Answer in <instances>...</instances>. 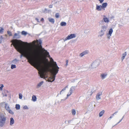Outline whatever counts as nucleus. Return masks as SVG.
<instances>
[{
	"label": "nucleus",
	"mask_w": 129,
	"mask_h": 129,
	"mask_svg": "<svg viewBox=\"0 0 129 129\" xmlns=\"http://www.w3.org/2000/svg\"><path fill=\"white\" fill-rule=\"evenodd\" d=\"M71 39H72L71 38V37L70 36V35L68 36L66 38L64 39H63L64 41L65 42V41H67V40H70Z\"/></svg>",
	"instance_id": "5701e85b"
},
{
	"label": "nucleus",
	"mask_w": 129,
	"mask_h": 129,
	"mask_svg": "<svg viewBox=\"0 0 129 129\" xmlns=\"http://www.w3.org/2000/svg\"><path fill=\"white\" fill-rule=\"evenodd\" d=\"M8 92H9L7 90H5L3 92H2V94L3 95V96H7V94Z\"/></svg>",
	"instance_id": "2eb2a0df"
},
{
	"label": "nucleus",
	"mask_w": 129,
	"mask_h": 129,
	"mask_svg": "<svg viewBox=\"0 0 129 129\" xmlns=\"http://www.w3.org/2000/svg\"><path fill=\"white\" fill-rule=\"evenodd\" d=\"M122 120V119L120 120H119V122H118L116 124H115V125H117V124H118Z\"/></svg>",
	"instance_id": "3c124183"
},
{
	"label": "nucleus",
	"mask_w": 129,
	"mask_h": 129,
	"mask_svg": "<svg viewBox=\"0 0 129 129\" xmlns=\"http://www.w3.org/2000/svg\"><path fill=\"white\" fill-rule=\"evenodd\" d=\"M67 24L65 22H62L60 24V25L61 26H65Z\"/></svg>",
	"instance_id": "bb28decb"
},
{
	"label": "nucleus",
	"mask_w": 129,
	"mask_h": 129,
	"mask_svg": "<svg viewBox=\"0 0 129 129\" xmlns=\"http://www.w3.org/2000/svg\"><path fill=\"white\" fill-rule=\"evenodd\" d=\"M124 116H123L122 117V118L121 119H122V120L123 119V118H124Z\"/></svg>",
	"instance_id": "338daca9"
},
{
	"label": "nucleus",
	"mask_w": 129,
	"mask_h": 129,
	"mask_svg": "<svg viewBox=\"0 0 129 129\" xmlns=\"http://www.w3.org/2000/svg\"><path fill=\"white\" fill-rule=\"evenodd\" d=\"M107 6V3H103L102 4V6H101V7L102 8H105Z\"/></svg>",
	"instance_id": "aec40b11"
},
{
	"label": "nucleus",
	"mask_w": 129,
	"mask_h": 129,
	"mask_svg": "<svg viewBox=\"0 0 129 129\" xmlns=\"http://www.w3.org/2000/svg\"><path fill=\"white\" fill-rule=\"evenodd\" d=\"M23 56V55L22 54H21L20 55V58H21Z\"/></svg>",
	"instance_id": "e2e57ef3"
},
{
	"label": "nucleus",
	"mask_w": 129,
	"mask_h": 129,
	"mask_svg": "<svg viewBox=\"0 0 129 129\" xmlns=\"http://www.w3.org/2000/svg\"><path fill=\"white\" fill-rule=\"evenodd\" d=\"M104 17L103 18V20L105 22L108 23L109 22V20L106 17L105 15L103 16Z\"/></svg>",
	"instance_id": "4468645a"
},
{
	"label": "nucleus",
	"mask_w": 129,
	"mask_h": 129,
	"mask_svg": "<svg viewBox=\"0 0 129 129\" xmlns=\"http://www.w3.org/2000/svg\"><path fill=\"white\" fill-rule=\"evenodd\" d=\"M49 8H51L52 7V6L51 5H50L49 6Z\"/></svg>",
	"instance_id": "5fc2aeb1"
},
{
	"label": "nucleus",
	"mask_w": 129,
	"mask_h": 129,
	"mask_svg": "<svg viewBox=\"0 0 129 129\" xmlns=\"http://www.w3.org/2000/svg\"><path fill=\"white\" fill-rule=\"evenodd\" d=\"M126 55V52H125L124 53H123L122 55V57H121V59L122 61L124 59Z\"/></svg>",
	"instance_id": "b1692460"
},
{
	"label": "nucleus",
	"mask_w": 129,
	"mask_h": 129,
	"mask_svg": "<svg viewBox=\"0 0 129 129\" xmlns=\"http://www.w3.org/2000/svg\"><path fill=\"white\" fill-rule=\"evenodd\" d=\"M18 61H19V60L18 59H15L12 61V62L13 63L16 64V62Z\"/></svg>",
	"instance_id": "cd10ccee"
},
{
	"label": "nucleus",
	"mask_w": 129,
	"mask_h": 129,
	"mask_svg": "<svg viewBox=\"0 0 129 129\" xmlns=\"http://www.w3.org/2000/svg\"><path fill=\"white\" fill-rule=\"evenodd\" d=\"M114 18V16H112V17H110V18L111 19H112L113 18Z\"/></svg>",
	"instance_id": "bf43d9fd"
},
{
	"label": "nucleus",
	"mask_w": 129,
	"mask_h": 129,
	"mask_svg": "<svg viewBox=\"0 0 129 129\" xmlns=\"http://www.w3.org/2000/svg\"><path fill=\"white\" fill-rule=\"evenodd\" d=\"M20 106L19 104H16L15 106V108L16 110H19L20 109Z\"/></svg>",
	"instance_id": "c85d7f7f"
},
{
	"label": "nucleus",
	"mask_w": 129,
	"mask_h": 129,
	"mask_svg": "<svg viewBox=\"0 0 129 129\" xmlns=\"http://www.w3.org/2000/svg\"><path fill=\"white\" fill-rule=\"evenodd\" d=\"M38 42L39 44V45H40L42 48V46L41 45V44L42 43V41L40 39H39L38 40Z\"/></svg>",
	"instance_id": "c9c22d12"
},
{
	"label": "nucleus",
	"mask_w": 129,
	"mask_h": 129,
	"mask_svg": "<svg viewBox=\"0 0 129 129\" xmlns=\"http://www.w3.org/2000/svg\"><path fill=\"white\" fill-rule=\"evenodd\" d=\"M19 98L20 99H21L22 98V94L20 93L19 94Z\"/></svg>",
	"instance_id": "a19ab883"
},
{
	"label": "nucleus",
	"mask_w": 129,
	"mask_h": 129,
	"mask_svg": "<svg viewBox=\"0 0 129 129\" xmlns=\"http://www.w3.org/2000/svg\"><path fill=\"white\" fill-rule=\"evenodd\" d=\"M113 32V29L112 28H111L109 29L108 33L107 34V36L108 39L109 40L110 38V36H111V35Z\"/></svg>",
	"instance_id": "39448f33"
},
{
	"label": "nucleus",
	"mask_w": 129,
	"mask_h": 129,
	"mask_svg": "<svg viewBox=\"0 0 129 129\" xmlns=\"http://www.w3.org/2000/svg\"><path fill=\"white\" fill-rule=\"evenodd\" d=\"M102 92H98L96 96V98L97 100H99L101 99L100 96L102 95Z\"/></svg>",
	"instance_id": "6e6552de"
},
{
	"label": "nucleus",
	"mask_w": 129,
	"mask_h": 129,
	"mask_svg": "<svg viewBox=\"0 0 129 129\" xmlns=\"http://www.w3.org/2000/svg\"><path fill=\"white\" fill-rule=\"evenodd\" d=\"M49 21L53 24H54L55 22L54 19L53 18H48Z\"/></svg>",
	"instance_id": "ddd939ff"
},
{
	"label": "nucleus",
	"mask_w": 129,
	"mask_h": 129,
	"mask_svg": "<svg viewBox=\"0 0 129 129\" xmlns=\"http://www.w3.org/2000/svg\"><path fill=\"white\" fill-rule=\"evenodd\" d=\"M128 10H129V8H128Z\"/></svg>",
	"instance_id": "774afa93"
},
{
	"label": "nucleus",
	"mask_w": 129,
	"mask_h": 129,
	"mask_svg": "<svg viewBox=\"0 0 129 129\" xmlns=\"http://www.w3.org/2000/svg\"><path fill=\"white\" fill-rule=\"evenodd\" d=\"M54 69H58L59 70V67L57 66V63H56V62L54 61Z\"/></svg>",
	"instance_id": "4be33fe9"
},
{
	"label": "nucleus",
	"mask_w": 129,
	"mask_h": 129,
	"mask_svg": "<svg viewBox=\"0 0 129 129\" xmlns=\"http://www.w3.org/2000/svg\"><path fill=\"white\" fill-rule=\"evenodd\" d=\"M118 112L117 111H116V112H115L114 114H116Z\"/></svg>",
	"instance_id": "052dcab7"
},
{
	"label": "nucleus",
	"mask_w": 129,
	"mask_h": 129,
	"mask_svg": "<svg viewBox=\"0 0 129 129\" xmlns=\"http://www.w3.org/2000/svg\"><path fill=\"white\" fill-rule=\"evenodd\" d=\"M3 39V37L2 36H0V44L2 43Z\"/></svg>",
	"instance_id": "de8ad7c7"
},
{
	"label": "nucleus",
	"mask_w": 129,
	"mask_h": 129,
	"mask_svg": "<svg viewBox=\"0 0 129 129\" xmlns=\"http://www.w3.org/2000/svg\"><path fill=\"white\" fill-rule=\"evenodd\" d=\"M14 121L12 117L10 118V125L11 126L14 123Z\"/></svg>",
	"instance_id": "f8f14e48"
},
{
	"label": "nucleus",
	"mask_w": 129,
	"mask_h": 129,
	"mask_svg": "<svg viewBox=\"0 0 129 129\" xmlns=\"http://www.w3.org/2000/svg\"><path fill=\"white\" fill-rule=\"evenodd\" d=\"M4 29L2 27H0V33L3 32Z\"/></svg>",
	"instance_id": "c03bdc74"
},
{
	"label": "nucleus",
	"mask_w": 129,
	"mask_h": 129,
	"mask_svg": "<svg viewBox=\"0 0 129 129\" xmlns=\"http://www.w3.org/2000/svg\"><path fill=\"white\" fill-rule=\"evenodd\" d=\"M7 111L12 115H13L14 114V113L10 109L9 110H8Z\"/></svg>",
	"instance_id": "f704fd0d"
},
{
	"label": "nucleus",
	"mask_w": 129,
	"mask_h": 129,
	"mask_svg": "<svg viewBox=\"0 0 129 129\" xmlns=\"http://www.w3.org/2000/svg\"><path fill=\"white\" fill-rule=\"evenodd\" d=\"M59 14L58 13H56V14L55 15V16L56 18H57L59 17Z\"/></svg>",
	"instance_id": "37998d69"
},
{
	"label": "nucleus",
	"mask_w": 129,
	"mask_h": 129,
	"mask_svg": "<svg viewBox=\"0 0 129 129\" xmlns=\"http://www.w3.org/2000/svg\"><path fill=\"white\" fill-rule=\"evenodd\" d=\"M114 114L113 113V114L112 115V116H113H113H114Z\"/></svg>",
	"instance_id": "0e129e2a"
},
{
	"label": "nucleus",
	"mask_w": 129,
	"mask_h": 129,
	"mask_svg": "<svg viewBox=\"0 0 129 129\" xmlns=\"http://www.w3.org/2000/svg\"><path fill=\"white\" fill-rule=\"evenodd\" d=\"M107 75V74L106 73L102 74L101 76V79H104L106 77Z\"/></svg>",
	"instance_id": "dca6fc26"
},
{
	"label": "nucleus",
	"mask_w": 129,
	"mask_h": 129,
	"mask_svg": "<svg viewBox=\"0 0 129 129\" xmlns=\"http://www.w3.org/2000/svg\"><path fill=\"white\" fill-rule=\"evenodd\" d=\"M40 46V48H42V50L44 52H45L46 53V52L45 51H44L43 50V49L44 48H44H43L42 47H42H41V46L40 45H39Z\"/></svg>",
	"instance_id": "4d7b16f0"
},
{
	"label": "nucleus",
	"mask_w": 129,
	"mask_h": 129,
	"mask_svg": "<svg viewBox=\"0 0 129 129\" xmlns=\"http://www.w3.org/2000/svg\"><path fill=\"white\" fill-rule=\"evenodd\" d=\"M49 11L47 10L46 8H45L44 11V12L46 13L47 12H48Z\"/></svg>",
	"instance_id": "58836bf2"
},
{
	"label": "nucleus",
	"mask_w": 129,
	"mask_h": 129,
	"mask_svg": "<svg viewBox=\"0 0 129 129\" xmlns=\"http://www.w3.org/2000/svg\"><path fill=\"white\" fill-rule=\"evenodd\" d=\"M71 39L75 38L76 37L75 35V34H71L69 35Z\"/></svg>",
	"instance_id": "473e14b6"
},
{
	"label": "nucleus",
	"mask_w": 129,
	"mask_h": 129,
	"mask_svg": "<svg viewBox=\"0 0 129 129\" xmlns=\"http://www.w3.org/2000/svg\"><path fill=\"white\" fill-rule=\"evenodd\" d=\"M6 117L2 114L0 115V127H3L5 124L6 120Z\"/></svg>",
	"instance_id": "7ed1b4c3"
},
{
	"label": "nucleus",
	"mask_w": 129,
	"mask_h": 129,
	"mask_svg": "<svg viewBox=\"0 0 129 129\" xmlns=\"http://www.w3.org/2000/svg\"><path fill=\"white\" fill-rule=\"evenodd\" d=\"M20 37V36L18 34L16 33L14 34L13 38V39H19Z\"/></svg>",
	"instance_id": "9b49d317"
},
{
	"label": "nucleus",
	"mask_w": 129,
	"mask_h": 129,
	"mask_svg": "<svg viewBox=\"0 0 129 129\" xmlns=\"http://www.w3.org/2000/svg\"><path fill=\"white\" fill-rule=\"evenodd\" d=\"M73 91V90H72V89H70V90L69 91V92L70 93V94H67V97H68L69 96H70L71 95V94H72V93Z\"/></svg>",
	"instance_id": "2f4dec72"
},
{
	"label": "nucleus",
	"mask_w": 129,
	"mask_h": 129,
	"mask_svg": "<svg viewBox=\"0 0 129 129\" xmlns=\"http://www.w3.org/2000/svg\"><path fill=\"white\" fill-rule=\"evenodd\" d=\"M99 33L100 35L99 36H100L101 37L104 35L105 32L101 30L99 32Z\"/></svg>",
	"instance_id": "a211bd4d"
},
{
	"label": "nucleus",
	"mask_w": 129,
	"mask_h": 129,
	"mask_svg": "<svg viewBox=\"0 0 129 129\" xmlns=\"http://www.w3.org/2000/svg\"><path fill=\"white\" fill-rule=\"evenodd\" d=\"M66 66H67L68 65V60H66Z\"/></svg>",
	"instance_id": "8fccbe9b"
},
{
	"label": "nucleus",
	"mask_w": 129,
	"mask_h": 129,
	"mask_svg": "<svg viewBox=\"0 0 129 129\" xmlns=\"http://www.w3.org/2000/svg\"><path fill=\"white\" fill-rule=\"evenodd\" d=\"M23 109H28L29 108L27 106L25 105L23 107Z\"/></svg>",
	"instance_id": "ea45409f"
},
{
	"label": "nucleus",
	"mask_w": 129,
	"mask_h": 129,
	"mask_svg": "<svg viewBox=\"0 0 129 129\" xmlns=\"http://www.w3.org/2000/svg\"><path fill=\"white\" fill-rule=\"evenodd\" d=\"M28 54L30 56H34L36 57L38 55V54L37 53H34L31 48L29 49L27 51Z\"/></svg>",
	"instance_id": "20e7f679"
},
{
	"label": "nucleus",
	"mask_w": 129,
	"mask_h": 129,
	"mask_svg": "<svg viewBox=\"0 0 129 129\" xmlns=\"http://www.w3.org/2000/svg\"><path fill=\"white\" fill-rule=\"evenodd\" d=\"M113 117V116H111L109 118V119H111V118H112V117Z\"/></svg>",
	"instance_id": "680f3d73"
},
{
	"label": "nucleus",
	"mask_w": 129,
	"mask_h": 129,
	"mask_svg": "<svg viewBox=\"0 0 129 129\" xmlns=\"http://www.w3.org/2000/svg\"><path fill=\"white\" fill-rule=\"evenodd\" d=\"M62 92V91H61L60 93V94H61V93Z\"/></svg>",
	"instance_id": "69168bd1"
},
{
	"label": "nucleus",
	"mask_w": 129,
	"mask_h": 129,
	"mask_svg": "<svg viewBox=\"0 0 129 129\" xmlns=\"http://www.w3.org/2000/svg\"><path fill=\"white\" fill-rule=\"evenodd\" d=\"M43 50L46 52V55L47 56V57L49 58L50 59V60L52 62H54V60L53 58L50 57V55H49V52H48L47 50H46L45 49L43 48Z\"/></svg>",
	"instance_id": "0eeeda50"
},
{
	"label": "nucleus",
	"mask_w": 129,
	"mask_h": 129,
	"mask_svg": "<svg viewBox=\"0 0 129 129\" xmlns=\"http://www.w3.org/2000/svg\"><path fill=\"white\" fill-rule=\"evenodd\" d=\"M40 21H42V22H43V21H44V18H41V19Z\"/></svg>",
	"instance_id": "864d4df0"
},
{
	"label": "nucleus",
	"mask_w": 129,
	"mask_h": 129,
	"mask_svg": "<svg viewBox=\"0 0 129 129\" xmlns=\"http://www.w3.org/2000/svg\"><path fill=\"white\" fill-rule=\"evenodd\" d=\"M5 103V108L6 110L7 111L9 110L10 109V108L9 107V104L6 103L4 102Z\"/></svg>",
	"instance_id": "9d476101"
},
{
	"label": "nucleus",
	"mask_w": 129,
	"mask_h": 129,
	"mask_svg": "<svg viewBox=\"0 0 129 129\" xmlns=\"http://www.w3.org/2000/svg\"><path fill=\"white\" fill-rule=\"evenodd\" d=\"M104 112L105 111L104 110H103L101 111V112H100L99 114V117H101L104 114Z\"/></svg>",
	"instance_id": "a878e982"
},
{
	"label": "nucleus",
	"mask_w": 129,
	"mask_h": 129,
	"mask_svg": "<svg viewBox=\"0 0 129 129\" xmlns=\"http://www.w3.org/2000/svg\"><path fill=\"white\" fill-rule=\"evenodd\" d=\"M32 100L34 102H35L37 100V98L36 96L35 95H33L32 96Z\"/></svg>",
	"instance_id": "393cba45"
},
{
	"label": "nucleus",
	"mask_w": 129,
	"mask_h": 129,
	"mask_svg": "<svg viewBox=\"0 0 129 129\" xmlns=\"http://www.w3.org/2000/svg\"><path fill=\"white\" fill-rule=\"evenodd\" d=\"M68 98V97H67V98H66L65 99H61V102H62V101H64L66 99H67V98Z\"/></svg>",
	"instance_id": "6e6d98bb"
},
{
	"label": "nucleus",
	"mask_w": 129,
	"mask_h": 129,
	"mask_svg": "<svg viewBox=\"0 0 129 129\" xmlns=\"http://www.w3.org/2000/svg\"><path fill=\"white\" fill-rule=\"evenodd\" d=\"M11 68L12 69H13L14 68H16V66L15 64H12L11 65Z\"/></svg>",
	"instance_id": "e433bc0d"
},
{
	"label": "nucleus",
	"mask_w": 129,
	"mask_h": 129,
	"mask_svg": "<svg viewBox=\"0 0 129 129\" xmlns=\"http://www.w3.org/2000/svg\"><path fill=\"white\" fill-rule=\"evenodd\" d=\"M75 86H73L71 87V88H70L71 89H72L73 91L74 90H75Z\"/></svg>",
	"instance_id": "a18cd8bd"
},
{
	"label": "nucleus",
	"mask_w": 129,
	"mask_h": 129,
	"mask_svg": "<svg viewBox=\"0 0 129 129\" xmlns=\"http://www.w3.org/2000/svg\"><path fill=\"white\" fill-rule=\"evenodd\" d=\"M52 79H53V78H52V77L51 76V77H50L48 79V81L49 82H52L53 81H52V80L51 81V80Z\"/></svg>",
	"instance_id": "c756f323"
},
{
	"label": "nucleus",
	"mask_w": 129,
	"mask_h": 129,
	"mask_svg": "<svg viewBox=\"0 0 129 129\" xmlns=\"http://www.w3.org/2000/svg\"><path fill=\"white\" fill-rule=\"evenodd\" d=\"M35 19L36 20V21H37L38 22H40V21L39 20V19H38L37 18H36Z\"/></svg>",
	"instance_id": "09e8293b"
},
{
	"label": "nucleus",
	"mask_w": 129,
	"mask_h": 129,
	"mask_svg": "<svg viewBox=\"0 0 129 129\" xmlns=\"http://www.w3.org/2000/svg\"><path fill=\"white\" fill-rule=\"evenodd\" d=\"M99 62L96 61H94L92 63L91 66L93 68H96L98 66Z\"/></svg>",
	"instance_id": "423d86ee"
},
{
	"label": "nucleus",
	"mask_w": 129,
	"mask_h": 129,
	"mask_svg": "<svg viewBox=\"0 0 129 129\" xmlns=\"http://www.w3.org/2000/svg\"><path fill=\"white\" fill-rule=\"evenodd\" d=\"M99 0L100 1V3H102L103 2L104 0Z\"/></svg>",
	"instance_id": "603ef678"
},
{
	"label": "nucleus",
	"mask_w": 129,
	"mask_h": 129,
	"mask_svg": "<svg viewBox=\"0 0 129 129\" xmlns=\"http://www.w3.org/2000/svg\"><path fill=\"white\" fill-rule=\"evenodd\" d=\"M12 42L14 44V46L17 51L19 53H21L22 48V43L23 42L20 40L15 39L12 40Z\"/></svg>",
	"instance_id": "f03ea898"
},
{
	"label": "nucleus",
	"mask_w": 129,
	"mask_h": 129,
	"mask_svg": "<svg viewBox=\"0 0 129 129\" xmlns=\"http://www.w3.org/2000/svg\"><path fill=\"white\" fill-rule=\"evenodd\" d=\"M72 114L73 115H75L76 113V111L75 110L73 109L72 110Z\"/></svg>",
	"instance_id": "7c9ffc66"
},
{
	"label": "nucleus",
	"mask_w": 129,
	"mask_h": 129,
	"mask_svg": "<svg viewBox=\"0 0 129 129\" xmlns=\"http://www.w3.org/2000/svg\"><path fill=\"white\" fill-rule=\"evenodd\" d=\"M88 51L87 50H86L83 51L81 53L79 56L80 57H82L84 55L88 54Z\"/></svg>",
	"instance_id": "1a4fd4ad"
},
{
	"label": "nucleus",
	"mask_w": 129,
	"mask_h": 129,
	"mask_svg": "<svg viewBox=\"0 0 129 129\" xmlns=\"http://www.w3.org/2000/svg\"><path fill=\"white\" fill-rule=\"evenodd\" d=\"M101 5L99 6L98 5H96V10L98 11H100L102 10V7H101Z\"/></svg>",
	"instance_id": "f3484780"
},
{
	"label": "nucleus",
	"mask_w": 129,
	"mask_h": 129,
	"mask_svg": "<svg viewBox=\"0 0 129 129\" xmlns=\"http://www.w3.org/2000/svg\"><path fill=\"white\" fill-rule=\"evenodd\" d=\"M101 28L102 29L101 30L105 32L106 30L107 27L106 26L104 25L102 26Z\"/></svg>",
	"instance_id": "6ab92c4d"
},
{
	"label": "nucleus",
	"mask_w": 129,
	"mask_h": 129,
	"mask_svg": "<svg viewBox=\"0 0 129 129\" xmlns=\"http://www.w3.org/2000/svg\"><path fill=\"white\" fill-rule=\"evenodd\" d=\"M43 81H42L40 82L39 84H38L37 85V88H39L40 87L41 85L43 84Z\"/></svg>",
	"instance_id": "412c9836"
},
{
	"label": "nucleus",
	"mask_w": 129,
	"mask_h": 129,
	"mask_svg": "<svg viewBox=\"0 0 129 129\" xmlns=\"http://www.w3.org/2000/svg\"><path fill=\"white\" fill-rule=\"evenodd\" d=\"M7 33L8 35L10 36H12V34L11 32L10 31H7Z\"/></svg>",
	"instance_id": "4c0bfd02"
},
{
	"label": "nucleus",
	"mask_w": 129,
	"mask_h": 129,
	"mask_svg": "<svg viewBox=\"0 0 129 129\" xmlns=\"http://www.w3.org/2000/svg\"><path fill=\"white\" fill-rule=\"evenodd\" d=\"M71 121H72L71 120H68V123H70L71 122Z\"/></svg>",
	"instance_id": "13d9d810"
},
{
	"label": "nucleus",
	"mask_w": 129,
	"mask_h": 129,
	"mask_svg": "<svg viewBox=\"0 0 129 129\" xmlns=\"http://www.w3.org/2000/svg\"><path fill=\"white\" fill-rule=\"evenodd\" d=\"M68 87V86H66L64 88H63L62 90H61V91H64L65 90H66V88H67Z\"/></svg>",
	"instance_id": "49530a36"
},
{
	"label": "nucleus",
	"mask_w": 129,
	"mask_h": 129,
	"mask_svg": "<svg viewBox=\"0 0 129 129\" xmlns=\"http://www.w3.org/2000/svg\"><path fill=\"white\" fill-rule=\"evenodd\" d=\"M1 86L0 87V90L1 91H2L3 90V88L4 87V86L3 84H1Z\"/></svg>",
	"instance_id": "79ce46f5"
},
{
	"label": "nucleus",
	"mask_w": 129,
	"mask_h": 129,
	"mask_svg": "<svg viewBox=\"0 0 129 129\" xmlns=\"http://www.w3.org/2000/svg\"><path fill=\"white\" fill-rule=\"evenodd\" d=\"M35 68L36 67L38 68H42L44 69V71L41 72H39V74L40 75V76L41 78H44V77L47 76L48 73L50 72L51 73V76L53 78L52 81H53L55 79L56 75L58 73L59 70L54 69L53 73L51 70L49 69L48 66H47L45 63L44 62H38L37 64H35L32 65Z\"/></svg>",
	"instance_id": "f257e3e1"
},
{
	"label": "nucleus",
	"mask_w": 129,
	"mask_h": 129,
	"mask_svg": "<svg viewBox=\"0 0 129 129\" xmlns=\"http://www.w3.org/2000/svg\"><path fill=\"white\" fill-rule=\"evenodd\" d=\"M27 33L24 31H23L21 32V34L22 35L26 36L27 35Z\"/></svg>",
	"instance_id": "72a5a7b5"
}]
</instances>
